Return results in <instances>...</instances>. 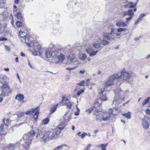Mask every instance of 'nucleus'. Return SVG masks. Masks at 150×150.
<instances>
[{
  "mask_svg": "<svg viewBox=\"0 0 150 150\" xmlns=\"http://www.w3.org/2000/svg\"><path fill=\"white\" fill-rule=\"evenodd\" d=\"M35 135V132L33 130L25 134L23 137V139L20 140L21 142L24 140V144H22L23 148L26 150L29 149L30 145L31 144L33 137Z\"/></svg>",
  "mask_w": 150,
  "mask_h": 150,
  "instance_id": "nucleus-1",
  "label": "nucleus"
},
{
  "mask_svg": "<svg viewBox=\"0 0 150 150\" xmlns=\"http://www.w3.org/2000/svg\"><path fill=\"white\" fill-rule=\"evenodd\" d=\"M45 130L41 128H37L35 131V132L37 133L36 136V138L38 139L42 138V140L44 141H45V139H44L45 138L43 137L44 136L45 134Z\"/></svg>",
  "mask_w": 150,
  "mask_h": 150,
  "instance_id": "nucleus-2",
  "label": "nucleus"
},
{
  "mask_svg": "<svg viewBox=\"0 0 150 150\" xmlns=\"http://www.w3.org/2000/svg\"><path fill=\"white\" fill-rule=\"evenodd\" d=\"M104 88H99L98 90V92L100 94H101L102 96L100 97V100L102 101H105L107 100V98H106V93L107 92L105 91Z\"/></svg>",
  "mask_w": 150,
  "mask_h": 150,
  "instance_id": "nucleus-3",
  "label": "nucleus"
},
{
  "mask_svg": "<svg viewBox=\"0 0 150 150\" xmlns=\"http://www.w3.org/2000/svg\"><path fill=\"white\" fill-rule=\"evenodd\" d=\"M55 137L54 132L53 131L51 132H48L47 133L45 134L44 136V137L45 138H44L45 139V141H46L47 139H52Z\"/></svg>",
  "mask_w": 150,
  "mask_h": 150,
  "instance_id": "nucleus-4",
  "label": "nucleus"
},
{
  "mask_svg": "<svg viewBox=\"0 0 150 150\" xmlns=\"http://www.w3.org/2000/svg\"><path fill=\"white\" fill-rule=\"evenodd\" d=\"M12 91V90L11 89H9L8 90L2 89L0 91V95L3 96H8L11 93Z\"/></svg>",
  "mask_w": 150,
  "mask_h": 150,
  "instance_id": "nucleus-5",
  "label": "nucleus"
},
{
  "mask_svg": "<svg viewBox=\"0 0 150 150\" xmlns=\"http://www.w3.org/2000/svg\"><path fill=\"white\" fill-rule=\"evenodd\" d=\"M115 33H104L103 36L105 39L107 40H112L114 39L115 36Z\"/></svg>",
  "mask_w": 150,
  "mask_h": 150,
  "instance_id": "nucleus-6",
  "label": "nucleus"
},
{
  "mask_svg": "<svg viewBox=\"0 0 150 150\" xmlns=\"http://www.w3.org/2000/svg\"><path fill=\"white\" fill-rule=\"evenodd\" d=\"M62 100L60 102L59 104H58L54 105L50 109V112H51V114H52L55 112L56 110L57 107L59 105H60L63 103V101L64 100L65 97L64 96H62Z\"/></svg>",
  "mask_w": 150,
  "mask_h": 150,
  "instance_id": "nucleus-7",
  "label": "nucleus"
},
{
  "mask_svg": "<svg viewBox=\"0 0 150 150\" xmlns=\"http://www.w3.org/2000/svg\"><path fill=\"white\" fill-rule=\"evenodd\" d=\"M114 80L113 78H112V76H110L108 79L107 81H105V87L110 86L113 83V81Z\"/></svg>",
  "mask_w": 150,
  "mask_h": 150,
  "instance_id": "nucleus-8",
  "label": "nucleus"
},
{
  "mask_svg": "<svg viewBox=\"0 0 150 150\" xmlns=\"http://www.w3.org/2000/svg\"><path fill=\"white\" fill-rule=\"evenodd\" d=\"M122 75L123 79L126 81L128 82L131 78V75L127 72H124Z\"/></svg>",
  "mask_w": 150,
  "mask_h": 150,
  "instance_id": "nucleus-9",
  "label": "nucleus"
},
{
  "mask_svg": "<svg viewBox=\"0 0 150 150\" xmlns=\"http://www.w3.org/2000/svg\"><path fill=\"white\" fill-rule=\"evenodd\" d=\"M142 126L143 128L146 129H148L150 125L148 121L145 119H142Z\"/></svg>",
  "mask_w": 150,
  "mask_h": 150,
  "instance_id": "nucleus-10",
  "label": "nucleus"
},
{
  "mask_svg": "<svg viewBox=\"0 0 150 150\" xmlns=\"http://www.w3.org/2000/svg\"><path fill=\"white\" fill-rule=\"evenodd\" d=\"M38 109H40L39 107H37L35 108H31L27 111L25 112V114L27 115H33L34 112H35V111H36Z\"/></svg>",
  "mask_w": 150,
  "mask_h": 150,
  "instance_id": "nucleus-11",
  "label": "nucleus"
},
{
  "mask_svg": "<svg viewBox=\"0 0 150 150\" xmlns=\"http://www.w3.org/2000/svg\"><path fill=\"white\" fill-rule=\"evenodd\" d=\"M24 115V112H22L21 111H18L17 112V115H14L13 116V117L14 118L18 117L19 118H21ZM15 120L16 121H18L16 118H15Z\"/></svg>",
  "mask_w": 150,
  "mask_h": 150,
  "instance_id": "nucleus-12",
  "label": "nucleus"
},
{
  "mask_svg": "<svg viewBox=\"0 0 150 150\" xmlns=\"http://www.w3.org/2000/svg\"><path fill=\"white\" fill-rule=\"evenodd\" d=\"M97 42L99 44L103 45H107L109 43V42L108 41L105 40H101L99 38Z\"/></svg>",
  "mask_w": 150,
  "mask_h": 150,
  "instance_id": "nucleus-13",
  "label": "nucleus"
},
{
  "mask_svg": "<svg viewBox=\"0 0 150 150\" xmlns=\"http://www.w3.org/2000/svg\"><path fill=\"white\" fill-rule=\"evenodd\" d=\"M122 75V72H120L118 73L117 74H113L111 76H112V78H113L114 80H115L116 79H118L120 78L121 77Z\"/></svg>",
  "mask_w": 150,
  "mask_h": 150,
  "instance_id": "nucleus-14",
  "label": "nucleus"
},
{
  "mask_svg": "<svg viewBox=\"0 0 150 150\" xmlns=\"http://www.w3.org/2000/svg\"><path fill=\"white\" fill-rule=\"evenodd\" d=\"M24 98V96L22 94H19L16 95L15 97V99L19 101H21Z\"/></svg>",
  "mask_w": 150,
  "mask_h": 150,
  "instance_id": "nucleus-15",
  "label": "nucleus"
},
{
  "mask_svg": "<svg viewBox=\"0 0 150 150\" xmlns=\"http://www.w3.org/2000/svg\"><path fill=\"white\" fill-rule=\"evenodd\" d=\"M114 27L113 25H111L110 26H109L107 30V32L105 33L108 34V33H114V30H113Z\"/></svg>",
  "mask_w": 150,
  "mask_h": 150,
  "instance_id": "nucleus-16",
  "label": "nucleus"
},
{
  "mask_svg": "<svg viewBox=\"0 0 150 150\" xmlns=\"http://www.w3.org/2000/svg\"><path fill=\"white\" fill-rule=\"evenodd\" d=\"M24 40L25 41V43L27 45L29 46H32V43L31 40H30L27 37H25Z\"/></svg>",
  "mask_w": 150,
  "mask_h": 150,
  "instance_id": "nucleus-17",
  "label": "nucleus"
},
{
  "mask_svg": "<svg viewBox=\"0 0 150 150\" xmlns=\"http://www.w3.org/2000/svg\"><path fill=\"white\" fill-rule=\"evenodd\" d=\"M40 46H39L36 48H35V51L33 53V55L35 56L38 55V53H39L40 52Z\"/></svg>",
  "mask_w": 150,
  "mask_h": 150,
  "instance_id": "nucleus-18",
  "label": "nucleus"
},
{
  "mask_svg": "<svg viewBox=\"0 0 150 150\" xmlns=\"http://www.w3.org/2000/svg\"><path fill=\"white\" fill-rule=\"evenodd\" d=\"M116 25L117 27H124L127 26V25L125 23L122 22H120L117 23L116 24Z\"/></svg>",
  "mask_w": 150,
  "mask_h": 150,
  "instance_id": "nucleus-19",
  "label": "nucleus"
},
{
  "mask_svg": "<svg viewBox=\"0 0 150 150\" xmlns=\"http://www.w3.org/2000/svg\"><path fill=\"white\" fill-rule=\"evenodd\" d=\"M68 60L69 62H76V59L74 56L73 55L70 56L68 58Z\"/></svg>",
  "mask_w": 150,
  "mask_h": 150,
  "instance_id": "nucleus-20",
  "label": "nucleus"
},
{
  "mask_svg": "<svg viewBox=\"0 0 150 150\" xmlns=\"http://www.w3.org/2000/svg\"><path fill=\"white\" fill-rule=\"evenodd\" d=\"M125 7L127 8H134L133 3L131 2H129L127 5L125 6Z\"/></svg>",
  "mask_w": 150,
  "mask_h": 150,
  "instance_id": "nucleus-21",
  "label": "nucleus"
},
{
  "mask_svg": "<svg viewBox=\"0 0 150 150\" xmlns=\"http://www.w3.org/2000/svg\"><path fill=\"white\" fill-rule=\"evenodd\" d=\"M57 58L58 59L59 62H62L64 60L65 57L64 56L63 54L60 53L58 56Z\"/></svg>",
  "mask_w": 150,
  "mask_h": 150,
  "instance_id": "nucleus-22",
  "label": "nucleus"
},
{
  "mask_svg": "<svg viewBox=\"0 0 150 150\" xmlns=\"http://www.w3.org/2000/svg\"><path fill=\"white\" fill-rule=\"evenodd\" d=\"M1 88L2 89H6L7 90H8L10 89V87L8 84L6 83H2Z\"/></svg>",
  "mask_w": 150,
  "mask_h": 150,
  "instance_id": "nucleus-23",
  "label": "nucleus"
},
{
  "mask_svg": "<svg viewBox=\"0 0 150 150\" xmlns=\"http://www.w3.org/2000/svg\"><path fill=\"white\" fill-rule=\"evenodd\" d=\"M67 125V124L65 122H62L61 124H60L59 126H58L59 129L62 130L64 129Z\"/></svg>",
  "mask_w": 150,
  "mask_h": 150,
  "instance_id": "nucleus-24",
  "label": "nucleus"
},
{
  "mask_svg": "<svg viewBox=\"0 0 150 150\" xmlns=\"http://www.w3.org/2000/svg\"><path fill=\"white\" fill-rule=\"evenodd\" d=\"M67 146V145L66 144H62L61 145H59V146H57L55 147L54 149L52 150H62L64 146Z\"/></svg>",
  "mask_w": 150,
  "mask_h": 150,
  "instance_id": "nucleus-25",
  "label": "nucleus"
},
{
  "mask_svg": "<svg viewBox=\"0 0 150 150\" xmlns=\"http://www.w3.org/2000/svg\"><path fill=\"white\" fill-rule=\"evenodd\" d=\"M117 31L118 32L124 31L126 33L125 34H126L128 33V30L127 29L122 28H118L117 30Z\"/></svg>",
  "mask_w": 150,
  "mask_h": 150,
  "instance_id": "nucleus-26",
  "label": "nucleus"
},
{
  "mask_svg": "<svg viewBox=\"0 0 150 150\" xmlns=\"http://www.w3.org/2000/svg\"><path fill=\"white\" fill-rule=\"evenodd\" d=\"M39 109H38L36 111H35V113L34 115V119L35 120H36L38 119L39 115Z\"/></svg>",
  "mask_w": 150,
  "mask_h": 150,
  "instance_id": "nucleus-27",
  "label": "nucleus"
},
{
  "mask_svg": "<svg viewBox=\"0 0 150 150\" xmlns=\"http://www.w3.org/2000/svg\"><path fill=\"white\" fill-rule=\"evenodd\" d=\"M122 115L128 119H130L131 117V112H128L125 113H122Z\"/></svg>",
  "mask_w": 150,
  "mask_h": 150,
  "instance_id": "nucleus-28",
  "label": "nucleus"
},
{
  "mask_svg": "<svg viewBox=\"0 0 150 150\" xmlns=\"http://www.w3.org/2000/svg\"><path fill=\"white\" fill-rule=\"evenodd\" d=\"M65 101L67 105V107L71 109V108L72 105L70 103L69 100L68 99H66Z\"/></svg>",
  "mask_w": 150,
  "mask_h": 150,
  "instance_id": "nucleus-29",
  "label": "nucleus"
},
{
  "mask_svg": "<svg viewBox=\"0 0 150 150\" xmlns=\"http://www.w3.org/2000/svg\"><path fill=\"white\" fill-rule=\"evenodd\" d=\"M16 16L19 19H22L23 17V15L20 12H17L16 15Z\"/></svg>",
  "mask_w": 150,
  "mask_h": 150,
  "instance_id": "nucleus-30",
  "label": "nucleus"
},
{
  "mask_svg": "<svg viewBox=\"0 0 150 150\" xmlns=\"http://www.w3.org/2000/svg\"><path fill=\"white\" fill-rule=\"evenodd\" d=\"M127 13L128 16L131 17H133L134 15V13L132 11V9H130L128 10Z\"/></svg>",
  "mask_w": 150,
  "mask_h": 150,
  "instance_id": "nucleus-31",
  "label": "nucleus"
},
{
  "mask_svg": "<svg viewBox=\"0 0 150 150\" xmlns=\"http://www.w3.org/2000/svg\"><path fill=\"white\" fill-rule=\"evenodd\" d=\"M55 130V131L54 133H55L56 135H58L60 134L61 130H62L59 129V127H57L56 128Z\"/></svg>",
  "mask_w": 150,
  "mask_h": 150,
  "instance_id": "nucleus-32",
  "label": "nucleus"
},
{
  "mask_svg": "<svg viewBox=\"0 0 150 150\" xmlns=\"http://www.w3.org/2000/svg\"><path fill=\"white\" fill-rule=\"evenodd\" d=\"M5 27L0 24V34H2L4 31Z\"/></svg>",
  "mask_w": 150,
  "mask_h": 150,
  "instance_id": "nucleus-33",
  "label": "nucleus"
},
{
  "mask_svg": "<svg viewBox=\"0 0 150 150\" xmlns=\"http://www.w3.org/2000/svg\"><path fill=\"white\" fill-rule=\"evenodd\" d=\"M93 50V48L90 47H88V48L86 50V52L89 54Z\"/></svg>",
  "mask_w": 150,
  "mask_h": 150,
  "instance_id": "nucleus-34",
  "label": "nucleus"
},
{
  "mask_svg": "<svg viewBox=\"0 0 150 150\" xmlns=\"http://www.w3.org/2000/svg\"><path fill=\"white\" fill-rule=\"evenodd\" d=\"M100 44L98 43H93V47L96 49H98L99 48H101V46L100 45Z\"/></svg>",
  "mask_w": 150,
  "mask_h": 150,
  "instance_id": "nucleus-35",
  "label": "nucleus"
},
{
  "mask_svg": "<svg viewBox=\"0 0 150 150\" xmlns=\"http://www.w3.org/2000/svg\"><path fill=\"white\" fill-rule=\"evenodd\" d=\"M150 97H149L147 98L146 99L144 100L142 103V105H146L150 100Z\"/></svg>",
  "mask_w": 150,
  "mask_h": 150,
  "instance_id": "nucleus-36",
  "label": "nucleus"
},
{
  "mask_svg": "<svg viewBox=\"0 0 150 150\" xmlns=\"http://www.w3.org/2000/svg\"><path fill=\"white\" fill-rule=\"evenodd\" d=\"M6 3L5 0H0V7L4 6Z\"/></svg>",
  "mask_w": 150,
  "mask_h": 150,
  "instance_id": "nucleus-37",
  "label": "nucleus"
},
{
  "mask_svg": "<svg viewBox=\"0 0 150 150\" xmlns=\"http://www.w3.org/2000/svg\"><path fill=\"white\" fill-rule=\"evenodd\" d=\"M87 57L86 55L84 54H82L80 56V58L82 60L85 59Z\"/></svg>",
  "mask_w": 150,
  "mask_h": 150,
  "instance_id": "nucleus-38",
  "label": "nucleus"
},
{
  "mask_svg": "<svg viewBox=\"0 0 150 150\" xmlns=\"http://www.w3.org/2000/svg\"><path fill=\"white\" fill-rule=\"evenodd\" d=\"M26 34L22 31H20L19 32V35L21 37L25 38Z\"/></svg>",
  "mask_w": 150,
  "mask_h": 150,
  "instance_id": "nucleus-39",
  "label": "nucleus"
},
{
  "mask_svg": "<svg viewBox=\"0 0 150 150\" xmlns=\"http://www.w3.org/2000/svg\"><path fill=\"white\" fill-rule=\"evenodd\" d=\"M98 51H92L90 54H89V56L90 57H91L92 56H94L96 55L97 53L98 52Z\"/></svg>",
  "mask_w": 150,
  "mask_h": 150,
  "instance_id": "nucleus-40",
  "label": "nucleus"
},
{
  "mask_svg": "<svg viewBox=\"0 0 150 150\" xmlns=\"http://www.w3.org/2000/svg\"><path fill=\"white\" fill-rule=\"evenodd\" d=\"M16 24L17 26L18 27H20V28L23 25V23H22V22H20V21H17L16 22Z\"/></svg>",
  "mask_w": 150,
  "mask_h": 150,
  "instance_id": "nucleus-41",
  "label": "nucleus"
},
{
  "mask_svg": "<svg viewBox=\"0 0 150 150\" xmlns=\"http://www.w3.org/2000/svg\"><path fill=\"white\" fill-rule=\"evenodd\" d=\"M146 15L145 13H142L140 15L139 17L137 18L138 20L141 21V18H142L143 17L145 16Z\"/></svg>",
  "mask_w": 150,
  "mask_h": 150,
  "instance_id": "nucleus-42",
  "label": "nucleus"
},
{
  "mask_svg": "<svg viewBox=\"0 0 150 150\" xmlns=\"http://www.w3.org/2000/svg\"><path fill=\"white\" fill-rule=\"evenodd\" d=\"M96 119L97 121L99 122L102 120V117L99 115H97L96 116Z\"/></svg>",
  "mask_w": 150,
  "mask_h": 150,
  "instance_id": "nucleus-43",
  "label": "nucleus"
},
{
  "mask_svg": "<svg viewBox=\"0 0 150 150\" xmlns=\"http://www.w3.org/2000/svg\"><path fill=\"white\" fill-rule=\"evenodd\" d=\"M49 119L48 118L45 119L43 121V123L45 125L47 124L49 122Z\"/></svg>",
  "mask_w": 150,
  "mask_h": 150,
  "instance_id": "nucleus-44",
  "label": "nucleus"
},
{
  "mask_svg": "<svg viewBox=\"0 0 150 150\" xmlns=\"http://www.w3.org/2000/svg\"><path fill=\"white\" fill-rule=\"evenodd\" d=\"M145 111L146 114L149 115L150 114V105L148 107V108Z\"/></svg>",
  "mask_w": 150,
  "mask_h": 150,
  "instance_id": "nucleus-45",
  "label": "nucleus"
},
{
  "mask_svg": "<svg viewBox=\"0 0 150 150\" xmlns=\"http://www.w3.org/2000/svg\"><path fill=\"white\" fill-rule=\"evenodd\" d=\"M78 67V66H76V67H72V68L68 67V68H67L66 69L67 70H69V71H70L71 70H74V69H76V68H77Z\"/></svg>",
  "mask_w": 150,
  "mask_h": 150,
  "instance_id": "nucleus-46",
  "label": "nucleus"
},
{
  "mask_svg": "<svg viewBox=\"0 0 150 150\" xmlns=\"http://www.w3.org/2000/svg\"><path fill=\"white\" fill-rule=\"evenodd\" d=\"M5 49L7 51H10L11 50V48L8 45H5L4 46Z\"/></svg>",
  "mask_w": 150,
  "mask_h": 150,
  "instance_id": "nucleus-47",
  "label": "nucleus"
},
{
  "mask_svg": "<svg viewBox=\"0 0 150 150\" xmlns=\"http://www.w3.org/2000/svg\"><path fill=\"white\" fill-rule=\"evenodd\" d=\"M122 17H124L126 15H128L127 11H124L122 14H121Z\"/></svg>",
  "mask_w": 150,
  "mask_h": 150,
  "instance_id": "nucleus-48",
  "label": "nucleus"
},
{
  "mask_svg": "<svg viewBox=\"0 0 150 150\" xmlns=\"http://www.w3.org/2000/svg\"><path fill=\"white\" fill-rule=\"evenodd\" d=\"M108 145V143L106 144H101L99 145L98 146V147H99L101 148H103L104 147H106Z\"/></svg>",
  "mask_w": 150,
  "mask_h": 150,
  "instance_id": "nucleus-49",
  "label": "nucleus"
},
{
  "mask_svg": "<svg viewBox=\"0 0 150 150\" xmlns=\"http://www.w3.org/2000/svg\"><path fill=\"white\" fill-rule=\"evenodd\" d=\"M85 72V70L84 69H83L81 70L80 71L79 74L81 75H82Z\"/></svg>",
  "mask_w": 150,
  "mask_h": 150,
  "instance_id": "nucleus-50",
  "label": "nucleus"
},
{
  "mask_svg": "<svg viewBox=\"0 0 150 150\" xmlns=\"http://www.w3.org/2000/svg\"><path fill=\"white\" fill-rule=\"evenodd\" d=\"M84 92V91L83 90H81L77 92V95L78 96H79L81 93H83Z\"/></svg>",
  "mask_w": 150,
  "mask_h": 150,
  "instance_id": "nucleus-51",
  "label": "nucleus"
},
{
  "mask_svg": "<svg viewBox=\"0 0 150 150\" xmlns=\"http://www.w3.org/2000/svg\"><path fill=\"white\" fill-rule=\"evenodd\" d=\"M45 56L47 58H49L50 57V53L49 52L47 51L45 52Z\"/></svg>",
  "mask_w": 150,
  "mask_h": 150,
  "instance_id": "nucleus-52",
  "label": "nucleus"
},
{
  "mask_svg": "<svg viewBox=\"0 0 150 150\" xmlns=\"http://www.w3.org/2000/svg\"><path fill=\"white\" fill-rule=\"evenodd\" d=\"M85 84V81L84 80H83L78 83V84L80 86H84Z\"/></svg>",
  "mask_w": 150,
  "mask_h": 150,
  "instance_id": "nucleus-53",
  "label": "nucleus"
},
{
  "mask_svg": "<svg viewBox=\"0 0 150 150\" xmlns=\"http://www.w3.org/2000/svg\"><path fill=\"white\" fill-rule=\"evenodd\" d=\"M93 109L92 108H90L86 110V112H88L89 113H90L93 110Z\"/></svg>",
  "mask_w": 150,
  "mask_h": 150,
  "instance_id": "nucleus-54",
  "label": "nucleus"
},
{
  "mask_svg": "<svg viewBox=\"0 0 150 150\" xmlns=\"http://www.w3.org/2000/svg\"><path fill=\"white\" fill-rule=\"evenodd\" d=\"M87 135V133L85 132H83L80 136L81 138H83L85 136Z\"/></svg>",
  "mask_w": 150,
  "mask_h": 150,
  "instance_id": "nucleus-55",
  "label": "nucleus"
},
{
  "mask_svg": "<svg viewBox=\"0 0 150 150\" xmlns=\"http://www.w3.org/2000/svg\"><path fill=\"white\" fill-rule=\"evenodd\" d=\"M109 117L108 116H106V117H102V120H103V121H105L109 119Z\"/></svg>",
  "mask_w": 150,
  "mask_h": 150,
  "instance_id": "nucleus-56",
  "label": "nucleus"
},
{
  "mask_svg": "<svg viewBox=\"0 0 150 150\" xmlns=\"http://www.w3.org/2000/svg\"><path fill=\"white\" fill-rule=\"evenodd\" d=\"M4 129V125H1L0 127V133L3 132V131ZM0 134H1V133H0Z\"/></svg>",
  "mask_w": 150,
  "mask_h": 150,
  "instance_id": "nucleus-57",
  "label": "nucleus"
},
{
  "mask_svg": "<svg viewBox=\"0 0 150 150\" xmlns=\"http://www.w3.org/2000/svg\"><path fill=\"white\" fill-rule=\"evenodd\" d=\"M91 146V145L90 144H87L86 147V148H85L84 150H88V149Z\"/></svg>",
  "mask_w": 150,
  "mask_h": 150,
  "instance_id": "nucleus-58",
  "label": "nucleus"
},
{
  "mask_svg": "<svg viewBox=\"0 0 150 150\" xmlns=\"http://www.w3.org/2000/svg\"><path fill=\"white\" fill-rule=\"evenodd\" d=\"M7 39L4 38H3L2 37H1L0 38V40L1 41H4V40H6Z\"/></svg>",
  "mask_w": 150,
  "mask_h": 150,
  "instance_id": "nucleus-59",
  "label": "nucleus"
},
{
  "mask_svg": "<svg viewBox=\"0 0 150 150\" xmlns=\"http://www.w3.org/2000/svg\"><path fill=\"white\" fill-rule=\"evenodd\" d=\"M132 17L129 16V17L127 18H126V21H129L130 20H131V19Z\"/></svg>",
  "mask_w": 150,
  "mask_h": 150,
  "instance_id": "nucleus-60",
  "label": "nucleus"
},
{
  "mask_svg": "<svg viewBox=\"0 0 150 150\" xmlns=\"http://www.w3.org/2000/svg\"><path fill=\"white\" fill-rule=\"evenodd\" d=\"M14 0V3L15 4H18L19 2V1L18 0Z\"/></svg>",
  "mask_w": 150,
  "mask_h": 150,
  "instance_id": "nucleus-61",
  "label": "nucleus"
},
{
  "mask_svg": "<svg viewBox=\"0 0 150 150\" xmlns=\"http://www.w3.org/2000/svg\"><path fill=\"white\" fill-rule=\"evenodd\" d=\"M139 21H140L139 20H138V19H137V20L136 21H135V24H137L138 23V22Z\"/></svg>",
  "mask_w": 150,
  "mask_h": 150,
  "instance_id": "nucleus-62",
  "label": "nucleus"
},
{
  "mask_svg": "<svg viewBox=\"0 0 150 150\" xmlns=\"http://www.w3.org/2000/svg\"><path fill=\"white\" fill-rule=\"evenodd\" d=\"M28 65L31 68H33V67L31 65V64L29 61H28Z\"/></svg>",
  "mask_w": 150,
  "mask_h": 150,
  "instance_id": "nucleus-63",
  "label": "nucleus"
},
{
  "mask_svg": "<svg viewBox=\"0 0 150 150\" xmlns=\"http://www.w3.org/2000/svg\"><path fill=\"white\" fill-rule=\"evenodd\" d=\"M21 55L23 57H24L25 56V54L23 53V52H21Z\"/></svg>",
  "mask_w": 150,
  "mask_h": 150,
  "instance_id": "nucleus-64",
  "label": "nucleus"
}]
</instances>
